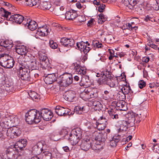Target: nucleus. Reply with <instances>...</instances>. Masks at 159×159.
<instances>
[{"label":"nucleus","mask_w":159,"mask_h":159,"mask_svg":"<svg viewBox=\"0 0 159 159\" xmlns=\"http://www.w3.org/2000/svg\"><path fill=\"white\" fill-rule=\"evenodd\" d=\"M47 69L49 71H51V73L49 74L55 75H57V70L55 67L50 66Z\"/></svg>","instance_id":"obj_43"},{"label":"nucleus","mask_w":159,"mask_h":159,"mask_svg":"<svg viewBox=\"0 0 159 159\" xmlns=\"http://www.w3.org/2000/svg\"><path fill=\"white\" fill-rule=\"evenodd\" d=\"M99 19H100V21H102L101 24H103L106 20H107L106 16L102 14H100L98 15Z\"/></svg>","instance_id":"obj_47"},{"label":"nucleus","mask_w":159,"mask_h":159,"mask_svg":"<svg viewBox=\"0 0 159 159\" xmlns=\"http://www.w3.org/2000/svg\"><path fill=\"white\" fill-rule=\"evenodd\" d=\"M43 145L41 143H38L33 147V149H43Z\"/></svg>","instance_id":"obj_50"},{"label":"nucleus","mask_w":159,"mask_h":159,"mask_svg":"<svg viewBox=\"0 0 159 159\" xmlns=\"http://www.w3.org/2000/svg\"><path fill=\"white\" fill-rule=\"evenodd\" d=\"M29 94L31 98L35 102H38L40 99L39 95L34 91H31Z\"/></svg>","instance_id":"obj_30"},{"label":"nucleus","mask_w":159,"mask_h":159,"mask_svg":"<svg viewBox=\"0 0 159 159\" xmlns=\"http://www.w3.org/2000/svg\"><path fill=\"white\" fill-rule=\"evenodd\" d=\"M70 111L68 109L58 106H56L55 109V112L60 116H65L69 115L71 114Z\"/></svg>","instance_id":"obj_9"},{"label":"nucleus","mask_w":159,"mask_h":159,"mask_svg":"<svg viewBox=\"0 0 159 159\" xmlns=\"http://www.w3.org/2000/svg\"><path fill=\"white\" fill-rule=\"evenodd\" d=\"M44 150H40L39 152L37 153V155L40 154L42 156L41 159H51L52 156V152L49 151H43Z\"/></svg>","instance_id":"obj_22"},{"label":"nucleus","mask_w":159,"mask_h":159,"mask_svg":"<svg viewBox=\"0 0 159 159\" xmlns=\"http://www.w3.org/2000/svg\"><path fill=\"white\" fill-rule=\"evenodd\" d=\"M80 139V138H77V137L73 134L72 133H70V134L68 139L69 140L73 145H76L77 143Z\"/></svg>","instance_id":"obj_26"},{"label":"nucleus","mask_w":159,"mask_h":159,"mask_svg":"<svg viewBox=\"0 0 159 159\" xmlns=\"http://www.w3.org/2000/svg\"><path fill=\"white\" fill-rule=\"evenodd\" d=\"M93 3L94 4H95L97 5H101L102 3L100 2V1L97 0H95L93 1Z\"/></svg>","instance_id":"obj_64"},{"label":"nucleus","mask_w":159,"mask_h":159,"mask_svg":"<svg viewBox=\"0 0 159 159\" xmlns=\"http://www.w3.org/2000/svg\"><path fill=\"white\" fill-rule=\"evenodd\" d=\"M3 86L7 88H10L12 86V83L10 81L7 79H5L2 81Z\"/></svg>","instance_id":"obj_38"},{"label":"nucleus","mask_w":159,"mask_h":159,"mask_svg":"<svg viewBox=\"0 0 159 159\" xmlns=\"http://www.w3.org/2000/svg\"><path fill=\"white\" fill-rule=\"evenodd\" d=\"M92 88H86L82 93V94L85 95V97L89 98V96L90 94V91H91Z\"/></svg>","instance_id":"obj_44"},{"label":"nucleus","mask_w":159,"mask_h":159,"mask_svg":"<svg viewBox=\"0 0 159 159\" xmlns=\"http://www.w3.org/2000/svg\"><path fill=\"white\" fill-rule=\"evenodd\" d=\"M118 142V139L116 140V141L114 140H112V141L110 142V145L112 148H114L116 145V143Z\"/></svg>","instance_id":"obj_52"},{"label":"nucleus","mask_w":159,"mask_h":159,"mask_svg":"<svg viewBox=\"0 0 159 159\" xmlns=\"http://www.w3.org/2000/svg\"><path fill=\"white\" fill-rule=\"evenodd\" d=\"M39 62L36 61V60H34L30 63V69H31L32 70L37 69L39 68Z\"/></svg>","instance_id":"obj_36"},{"label":"nucleus","mask_w":159,"mask_h":159,"mask_svg":"<svg viewBox=\"0 0 159 159\" xmlns=\"http://www.w3.org/2000/svg\"><path fill=\"white\" fill-rule=\"evenodd\" d=\"M106 139L107 140H108V141L111 142V141H112L113 140V138L112 136H110L109 134H106Z\"/></svg>","instance_id":"obj_58"},{"label":"nucleus","mask_w":159,"mask_h":159,"mask_svg":"<svg viewBox=\"0 0 159 159\" xmlns=\"http://www.w3.org/2000/svg\"><path fill=\"white\" fill-rule=\"evenodd\" d=\"M86 44H87L88 46L90 45L89 43L87 41L86 42V43L81 41L76 43V46L78 49L81 52H83L84 54L88 52L90 50L89 47H87V45H85Z\"/></svg>","instance_id":"obj_13"},{"label":"nucleus","mask_w":159,"mask_h":159,"mask_svg":"<svg viewBox=\"0 0 159 159\" xmlns=\"http://www.w3.org/2000/svg\"><path fill=\"white\" fill-rule=\"evenodd\" d=\"M121 90L125 95L128 94V93L131 94L133 93V91L131 90L130 87L129 85L128 86L126 85L122 87Z\"/></svg>","instance_id":"obj_34"},{"label":"nucleus","mask_w":159,"mask_h":159,"mask_svg":"<svg viewBox=\"0 0 159 159\" xmlns=\"http://www.w3.org/2000/svg\"><path fill=\"white\" fill-rule=\"evenodd\" d=\"M6 129L7 135L11 139H13L19 136L21 134V131L20 129L16 128H8Z\"/></svg>","instance_id":"obj_6"},{"label":"nucleus","mask_w":159,"mask_h":159,"mask_svg":"<svg viewBox=\"0 0 159 159\" xmlns=\"http://www.w3.org/2000/svg\"><path fill=\"white\" fill-rule=\"evenodd\" d=\"M67 134V132L66 130L63 129L61 131L60 134L61 135H63L64 137H65Z\"/></svg>","instance_id":"obj_57"},{"label":"nucleus","mask_w":159,"mask_h":159,"mask_svg":"<svg viewBox=\"0 0 159 159\" xmlns=\"http://www.w3.org/2000/svg\"><path fill=\"white\" fill-rule=\"evenodd\" d=\"M84 146H86V149H89L90 148H92L91 144L90 142L89 143H87V141H85L84 143Z\"/></svg>","instance_id":"obj_54"},{"label":"nucleus","mask_w":159,"mask_h":159,"mask_svg":"<svg viewBox=\"0 0 159 159\" xmlns=\"http://www.w3.org/2000/svg\"><path fill=\"white\" fill-rule=\"evenodd\" d=\"M146 85V84L145 82L143 80H141L139 82V87L140 89H142L143 88L145 87Z\"/></svg>","instance_id":"obj_49"},{"label":"nucleus","mask_w":159,"mask_h":159,"mask_svg":"<svg viewBox=\"0 0 159 159\" xmlns=\"http://www.w3.org/2000/svg\"><path fill=\"white\" fill-rule=\"evenodd\" d=\"M111 113H109V115L113 119H117L118 118V115L117 114H113L111 113Z\"/></svg>","instance_id":"obj_56"},{"label":"nucleus","mask_w":159,"mask_h":159,"mask_svg":"<svg viewBox=\"0 0 159 159\" xmlns=\"http://www.w3.org/2000/svg\"><path fill=\"white\" fill-rule=\"evenodd\" d=\"M9 55L6 53L0 54V65L3 66V65L9 58Z\"/></svg>","instance_id":"obj_27"},{"label":"nucleus","mask_w":159,"mask_h":159,"mask_svg":"<svg viewBox=\"0 0 159 159\" xmlns=\"http://www.w3.org/2000/svg\"><path fill=\"white\" fill-rule=\"evenodd\" d=\"M41 67L45 69H47L49 67L50 64L49 62L48 59H46L45 61L42 62L40 63Z\"/></svg>","instance_id":"obj_39"},{"label":"nucleus","mask_w":159,"mask_h":159,"mask_svg":"<svg viewBox=\"0 0 159 159\" xmlns=\"http://www.w3.org/2000/svg\"><path fill=\"white\" fill-rule=\"evenodd\" d=\"M30 70L25 69L19 70L17 71L18 76L23 80L30 81Z\"/></svg>","instance_id":"obj_7"},{"label":"nucleus","mask_w":159,"mask_h":159,"mask_svg":"<svg viewBox=\"0 0 159 159\" xmlns=\"http://www.w3.org/2000/svg\"><path fill=\"white\" fill-rule=\"evenodd\" d=\"M151 7L155 10H159V0H152Z\"/></svg>","instance_id":"obj_35"},{"label":"nucleus","mask_w":159,"mask_h":159,"mask_svg":"<svg viewBox=\"0 0 159 159\" xmlns=\"http://www.w3.org/2000/svg\"><path fill=\"white\" fill-rule=\"evenodd\" d=\"M148 45L150 47H151L152 48H153L154 49H157V47L156 45L155 44H153V43H151L149 42V43L148 44Z\"/></svg>","instance_id":"obj_59"},{"label":"nucleus","mask_w":159,"mask_h":159,"mask_svg":"<svg viewBox=\"0 0 159 159\" xmlns=\"http://www.w3.org/2000/svg\"><path fill=\"white\" fill-rule=\"evenodd\" d=\"M0 45L8 49H11L13 46L12 43L9 40H2L0 41Z\"/></svg>","instance_id":"obj_24"},{"label":"nucleus","mask_w":159,"mask_h":159,"mask_svg":"<svg viewBox=\"0 0 159 159\" xmlns=\"http://www.w3.org/2000/svg\"><path fill=\"white\" fill-rule=\"evenodd\" d=\"M49 32V30L46 25H44L42 27H39L36 33L37 35L41 36H45Z\"/></svg>","instance_id":"obj_17"},{"label":"nucleus","mask_w":159,"mask_h":159,"mask_svg":"<svg viewBox=\"0 0 159 159\" xmlns=\"http://www.w3.org/2000/svg\"><path fill=\"white\" fill-rule=\"evenodd\" d=\"M94 20L91 19L88 22L87 25L88 26H91L93 24Z\"/></svg>","instance_id":"obj_62"},{"label":"nucleus","mask_w":159,"mask_h":159,"mask_svg":"<svg viewBox=\"0 0 159 159\" xmlns=\"http://www.w3.org/2000/svg\"><path fill=\"white\" fill-rule=\"evenodd\" d=\"M126 25V26L128 27V29L129 30H132L134 28H135L136 27L135 26H133L132 25H131L129 23H127Z\"/></svg>","instance_id":"obj_61"},{"label":"nucleus","mask_w":159,"mask_h":159,"mask_svg":"<svg viewBox=\"0 0 159 159\" xmlns=\"http://www.w3.org/2000/svg\"><path fill=\"white\" fill-rule=\"evenodd\" d=\"M27 144V141L26 139H21L17 141L15 143L11 145L9 147V148H14L16 149L19 148V149H23V148H25Z\"/></svg>","instance_id":"obj_12"},{"label":"nucleus","mask_w":159,"mask_h":159,"mask_svg":"<svg viewBox=\"0 0 159 159\" xmlns=\"http://www.w3.org/2000/svg\"><path fill=\"white\" fill-rule=\"evenodd\" d=\"M44 76L45 78L44 79V81L47 84H51L54 82L56 81L58 83L59 81L58 80V75H55L52 74H44Z\"/></svg>","instance_id":"obj_11"},{"label":"nucleus","mask_w":159,"mask_h":159,"mask_svg":"<svg viewBox=\"0 0 159 159\" xmlns=\"http://www.w3.org/2000/svg\"><path fill=\"white\" fill-rule=\"evenodd\" d=\"M103 116L100 117V119L96 123V125L97 129L99 130H102L104 129L106 125L107 124V120L106 118H104V122H102V120L103 119Z\"/></svg>","instance_id":"obj_18"},{"label":"nucleus","mask_w":159,"mask_h":159,"mask_svg":"<svg viewBox=\"0 0 159 159\" xmlns=\"http://www.w3.org/2000/svg\"><path fill=\"white\" fill-rule=\"evenodd\" d=\"M74 110L76 113L80 114H82L81 107L80 106H77L75 107Z\"/></svg>","instance_id":"obj_51"},{"label":"nucleus","mask_w":159,"mask_h":159,"mask_svg":"<svg viewBox=\"0 0 159 159\" xmlns=\"http://www.w3.org/2000/svg\"><path fill=\"white\" fill-rule=\"evenodd\" d=\"M4 10V13L3 16L7 20L11 21L16 23L20 24L26 21V20L24 19V17L22 15L16 14L13 15H11V13L10 12Z\"/></svg>","instance_id":"obj_3"},{"label":"nucleus","mask_w":159,"mask_h":159,"mask_svg":"<svg viewBox=\"0 0 159 159\" xmlns=\"http://www.w3.org/2000/svg\"><path fill=\"white\" fill-rule=\"evenodd\" d=\"M102 135L101 134H98L95 138V140L99 142L100 143V142L102 141Z\"/></svg>","instance_id":"obj_53"},{"label":"nucleus","mask_w":159,"mask_h":159,"mask_svg":"<svg viewBox=\"0 0 159 159\" xmlns=\"http://www.w3.org/2000/svg\"><path fill=\"white\" fill-rule=\"evenodd\" d=\"M117 96H118L120 99L121 100L125 99L126 98L125 94H124L121 91H120L118 92Z\"/></svg>","instance_id":"obj_48"},{"label":"nucleus","mask_w":159,"mask_h":159,"mask_svg":"<svg viewBox=\"0 0 159 159\" xmlns=\"http://www.w3.org/2000/svg\"><path fill=\"white\" fill-rule=\"evenodd\" d=\"M40 6L42 9L44 10H48L51 7V5L50 3L47 2H41Z\"/></svg>","instance_id":"obj_33"},{"label":"nucleus","mask_w":159,"mask_h":159,"mask_svg":"<svg viewBox=\"0 0 159 159\" xmlns=\"http://www.w3.org/2000/svg\"><path fill=\"white\" fill-rule=\"evenodd\" d=\"M73 65L77 74L81 75H83L81 77L80 85L82 86L85 85L88 86L91 85L92 82L89 79V76L85 75L86 73V69L80 66L79 62L73 63Z\"/></svg>","instance_id":"obj_1"},{"label":"nucleus","mask_w":159,"mask_h":159,"mask_svg":"<svg viewBox=\"0 0 159 159\" xmlns=\"http://www.w3.org/2000/svg\"><path fill=\"white\" fill-rule=\"evenodd\" d=\"M96 76L97 77H100L98 80L100 84L105 83V81L109 79H110L111 77V75L110 72L108 71L96 73Z\"/></svg>","instance_id":"obj_8"},{"label":"nucleus","mask_w":159,"mask_h":159,"mask_svg":"<svg viewBox=\"0 0 159 159\" xmlns=\"http://www.w3.org/2000/svg\"><path fill=\"white\" fill-rule=\"evenodd\" d=\"M26 4L30 7L36 5L37 4V2L36 0H25Z\"/></svg>","instance_id":"obj_42"},{"label":"nucleus","mask_w":159,"mask_h":159,"mask_svg":"<svg viewBox=\"0 0 159 159\" xmlns=\"http://www.w3.org/2000/svg\"><path fill=\"white\" fill-rule=\"evenodd\" d=\"M82 133V130L81 129L79 128H77L73 130L71 133L76 136L77 138H79L80 139L81 138Z\"/></svg>","instance_id":"obj_31"},{"label":"nucleus","mask_w":159,"mask_h":159,"mask_svg":"<svg viewBox=\"0 0 159 159\" xmlns=\"http://www.w3.org/2000/svg\"><path fill=\"white\" fill-rule=\"evenodd\" d=\"M109 80H110L111 81V82H110V84H109V86L111 87H112V88H114V87H116V82H117V81H116V80H111V78H110V79H108V80H107L106 81H105V83H106V81H108Z\"/></svg>","instance_id":"obj_46"},{"label":"nucleus","mask_w":159,"mask_h":159,"mask_svg":"<svg viewBox=\"0 0 159 159\" xmlns=\"http://www.w3.org/2000/svg\"><path fill=\"white\" fill-rule=\"evenodd\" d=\"M11 121L10 120L5 118L3 120L0 122V133L2 132V134H4L6 132L7 127L10 126L9 125Z\"/></svg>","instance_id":"obj_14"},{"label":"nucleus","mask_w":159,"mask_h":159,"mask_svg":"<svg viewBox=\"0 0 159 159\" xmlns=\"http://www.w3.org/2000/svg\"><path fill=\"white\" fill-rule=\"evenodd\" d=\"M25 121L28 124H38L41 121L39 111L35 109L30 110L26 113Z\"/></svg>","instance_id":"obj_2"},{"label":"nucleus","mask_w":159,"mask_h":159,"mask_svg":"<svg viewBox=\"0 0 159 159\" xmlns=\"http://www.w3.org/2000/svg\"><path fill=\"white\" fill-rule=\"evenodd\" d=\"M64 98L68 101L74 102L76 99L75 94L74 92L70 91L67 92L64 97Z\"/></svg>","instance_id":"obj_21"},{"label":"nucleus","mask_w":159,"mask_h":159,"mask_svg":"<svg viewBox=\"0 0 159 159\" xmlns=\"http://www.w3.org/2000/svg\"><path fill=\"white\" fill-rule=\"evenodd\" d=\"M15 50L18 54H20L21 55H24L25 57V58L29 56L27 55V52H28L26 47L23 45L17 46L15 48Z\"/></svg>","instance_id":"obj_15"},{"label":"nucleus","mask_w":159,"mask_h":159,"mask_svg":"<svg viewBox=\"0 0 159 159\" xmlns=\"http://www.w3.org/2000/svg\"><path fill=\"white\" fill-rule=\"evenodd\" d=\"M60 43L62 46L70 48L73 47L75 42L74 40L72 39L62 38L61 39Z\"/></svg>","instance_id":"obj_10"},{"label":"nucleus","mask_w":159,"mask_h":159,"mask_svg":"<svg viewBox=\"0 0 159 159\" xmlns=\"http://www.w3.org/2000/svg\"><path fill=\"white\" fill-rule=\"evenodd\" d=\"M58 80V84L61 86L67 87L72 83L73 77L71 74L65 73L60 75Z\"/></svg>","instance_id":"obj_4"},{"label":"nucleus","mask_w":159,"mask_h":159,"mask_svg":"<svg viewBox=\"0 0 159 159\" xmlns=\"http://www.w3.org/2000/svg\"><path fill=\"white\" fill-rule=\"evenodd\" d=\"M65 16L66 19L73 20L77 16V11L73 10H71L66 11Z\"/></svg>","instance_id":"obj_20"},{"label":"nucleus","mask_w":159,"mask_h":159,"mask_svg":"<svg viewBox=\"0 0 159 159\" xmlns=\"http://www.w3.org/2000/svg\"><path fill=\"white\" fill-rule=\"evenodd\" d=\"M127 118L125 119L130 124V126H133L134 124L135 120V115L133 113L132 114H128L127 115Z\"/></svg>","instance_id":"obj_25"},{"label":"nucleus","mask_w":159,"mask_h":159,"mask_svg":"<svg viewBox=\"0 0 159 159\" xmlns=\"http://www.w3.org/2000/svg\"><path fill=\"white\" fill-rule=\"evenodd\" d=\"M149 57H145L143 58L142 59V61L146 63H147L149 61Z\"/></svg>","instance_id":"obj_63"},{"label":"nucleus","mask_w":159,"mask_h":159,"mask_svg":"<svg viewBox=\"0 0 159 159\" xmlns=\"http://www.w3.org/2000/svg\"><path fill=\"white\" fill-rule=\"evenodd\" d=\"M46 59H48V57L46 56H42L40 58V63L42 62L45 61Z\"/></svg>","instance_id":"obj_60"},{"label":"nucleus","mask_w":159,"mask_h":159,"mask_svg":"<svg viewBox=\"0 0 159 159\" xmlns=\"http://www.w3.org/2000/svg\"><path fill=\"white\" fill-rule=\"evenodd\" d=\"M41 120L42 118L43 120L47 121L51 120L53 117V113L50 110L47 108H43L39 111Z\"/></svg>","instance_id":"obj_5"},{"label":"nucleus","mask_w":159,"mask_h":159,"mask_svg":"<svg viewBox=\"0 0 159 159\" xmlns=\"http://www.w3.org/2000/svg\"><path fill=\"white\" fill-rule=\"evenodd\" d=\"M25 22H23V25L25 26H27L28 29L31 30L33 31L37 28V24L35 21L31 20L29 23H26Z\"/></svg>","instance_id":"obj_23"},{"label":"nucleus","mask_w":159,"mask_h":159,"mask_svg":"<svg viewBox=\"0 0 159 159\" xmlns=\"http://www.w3.org/2000/svg\"><path fill=\"white\" fill-rule=\"evenodd\" d=\"M125 102L124 101H119L117 102L116 106L121 110H125Z\"/></svg>","instance_id":"obj_37"},{"label":"nucleus","mask_w":159,"mask_h":159,"mask_svg":"<svg viewBox=\"0 0 159 159\" xmlns=\"http://www.w3.org/2000/svg\"><path fill=\"white\" fill-rule=\"evenodd\" d=\"M18 62L20 65L21 66L20 67L19 70H24L25 69L26 70H30V62L29 61H25L24 59H23L21 60H18Z\"/></svg>","instance_id":"obj_16"},{"label":"nucleus","mask_w":159,"mask_h":159,"mask_svg":"<svg viewBox=\"0 0 159 159\" xmlns=\"http://www.w3.org/2000/svg\"><path fill=\"white\" fill-rule=\"evenodd\" d=\"M102 105L98 101H95L93 102V107L95 110L99 111L102 110Z\"/></svg>","instance_id":"obj_32"},{"label":"nucleus","mask_w":159,"mask_h":159,"mask_svg":"<svg viewBox=\"0 0 159 159\" xmlns=\"http://www.w3.org/2000/svg\"><path fill=\"white\" fill-rule=\"evenodd\" d=\"M64 10V7L63 6L60 7H56L53 9V11L55 14L57 16H60L63 15L64 12H63Z\"/></svg>","instance_id":"obj_28"},{"label":"nucleus","mask_w":159,"mask_h":159,"mask_svg":"<svg viewBox=\"0 0 159 159\" xmlns=\"http://www.w3.org/2000/svg\"><path fill=\"white\" fill-rule=\"evenodd\" d=\"M105 7V5L102 3L100 6L98 7V11L100 12H103Z\"/></svg>","instance_id":"obj_55"},{"label":"nucleus","mask_w":159,"mask_h":159,"mask_svg":"<svg viewBox=\"0 0 159 159\" xmlns=\"http://www.w3.org/2000/svg\"><path fill=\"white\" fill-rule=\"evenodd\" d=\"M98 96V93L96 89H92L91 91H90V94L89 97L90 98H96Z\"/></svg>","instance_id":"obj_41"},{"label":"nucleus","mask_w":159,"mask_h":159,"mask_svg":"<svg viewBox=\"0 0 159 159\" xmlns=\"http://www.w3.org/2000/svg\"><path fill=\"white\" fill-rule=\"evenodd\" d=\"M49 43L50 47L53 49H56L58 47L57 43L52 40H50Z\"/></svg>","instance_id":"obj_45"},{"label":"nucleus","mask_w":159,"mask_h":159,"mask_svg":"<svg viewBox=\"0 0 159 159\" xmlns=\"http://www.w3.org/2000/svg\"><path fill=\"white\" fill-rule=\"evenodd\" d=\"M119 124L120 126L119 129L120 131H125L127 130L128 128L131 127L125 119L120 121Z\"/></svg>","instance_id":"obj_19"},{"label":"nucleus","mask_w":159,"mask_h":159,"mask_svg":"<svg viewBox=\"0 0 159 159\" xmlns=\"http://www.w3.org/2000/svg\"><path fill=\"white\" fill-rule=\"evenodd\" d=\"M15 61L12 59H8V60L5 62L2 67L4 68H11L13 67L14 65Z\"/></svg>","instance_id":"obj_29"},{"label":"nucleus","mask_w":159,"mask_h":159,"mask_svg":"<svg viewBox=\"0 0 159 159\" xmlns=\"http://www.w3.org/2000/svg\"><path fill=\"white\" fill-rule=\"evenodd\" d=\"M52 157L57 158H60L62 157V154L59 153L57 150H53L52 152Z\"/></svg>","instance_id":"obj_40"}]
</instances>
